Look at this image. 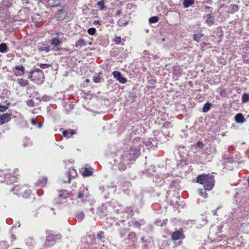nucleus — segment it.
<instances>
[{
  "label": "nucleus",
  "mask_w": 249,
  "mask_h": 249,
  "mask_svg": "<svg viewBox=\"0 0 249 249\" xmlns=\"http://www.w3.org/2000/svg\"><path fill=\"white\" fill-rule=\"evenodd\" d=\"M138 238L135 231H130L128 233L127 237L125 239L126 244L133 246L137 241Z\"/></svg>",
  "instance_id": "obj_10"
},
{
  "label": "nucleus",
  "mask_w": 249,
  "mask_h": 249,
  "mask_svg": "<svg viewBox=\"0 0 249 249\" xmlns=\"http://www.w3.org/2000/svg\"><path fill=\"white\" fill-rule=\"evenodd\" d=\"M77 198L82 199V201H87V196L85 194L84 192H78L77 196Z\"/></svg>",
  "instance_id": "obj_39"
},
{
  "label": "nucleus",
  "mask_w": 249,
  "mask_h": 249,
  "mask_svg": "<svg viewBox=\"0 0 249 249\" xmlns=\"http://www.w3.org/2000/svg\"><path fill=\"white\" fill-rule=\"evenodd\" d=\"M14 3H15V2L12 1V0H3L2 2V5L3 7H5L7 8L10 7L12 5H13Z\"/></svg>",
  "instance_id": "obj_30"
},
{
  "label": "nucleus",
  "mask_w": 249,
  "mask_h": 249,
  "mask_svg": "<svg viewBox=\"0 0 249 249\" xmlns=\"http://www.w3.org/2000/svg\"><path fill=\"white\" fill-rule=\"evenodd\" d=\"M142 143L146 146L155 149L158 147V143L156 138H143L142 140Z\"/></svg>",
  "instance_id": "obj_8"
},
{
  "label": "nucleus",
  "mask_w": 249,
  "mask_h": 249,
  "mask_svg": "<svg viewBox=\"0 0 249 249\" xmlns=\"http://www.w3.org/2000/svg\"><path fill=\"white\" fill-rule=\"evenodd\" d=\"M50 4L52 5L53 10L57 13L55 14V18L57 20H61V14L62 13V7L61 6V0H49Z\"/></svg>",
  "instance_id": "obj_6"
},
{
  "label": "nucleus",
  "mask_w": 249,
  "mask_h": 249,
  "mask_svg": "<svg viewBox=\"0 0 249 249\" xmlns=\"http://www.w3.org/2000/svg\"><path fill=\"white\" fill-rule=\"evenodd\" d=\"M60 40L58 37H53L50 41L42 42L41 46L38 48L39 52L48 53L50 51H59Z\"/></svg>",
  "instance_id": "obj_3"
},
{
  "label": "nucleus",
  "mask_w": 249,
  "mask_h": 249,
  "mask_svg": "<svg viewBox=\"0 0 249 249\" xmlns=\"http://www.w3.org/2000/svg\"><path fill=\"white\" fill-rule=\"evenodd\" d=\"M128 21L124 19H119L117 21L118 25L121 26H126L128 24Z\"/></svg>",
  "instance_id": "obj_44"
},
{
  "label": "nucleus",
  "mask_w": 249,
  "mask_h": 249,
  "mask_svg": "<svg viewBox=\"0 0 249 249\" xmlns=\"http://www.w3.org/2000/svg\"><path fill=\"white\" fill-rule=\"evenodd\" d=\"M58 197L55 198L53 200V203L55 205H57V207L61 209V206L62 203V190H57Z\"/></svg>",
  "instance_id": "obj_20"
},
{
  "label": "nucleus",
  "mask_w": 249,
  "mask_h": 249,
  "mask_svg": "<svg viewBox=\"0 0 249 249\" xmlns=\"http://www.w3.org/2000/svg\"><path fill=\"white\" fill-rule=\"evenodd\" d=\"M65 109L66 110V112L67 114H69L71 110L73 108V105L71 103L67 104V103H65Z\"/></svg>",
  "instance_id": "obj_35"
},
{
  "label": "nucleus",
  "mask_w": 249,
  "mask_h": 249,
  "mask_svg": "<svg viewBox=\"0 0 249 249\" xmlns=\"http://www.w3.org/2000/svg\"><path fill=\"white\" fill-rule=\"evenodd\" d=\"M222 159L225 160L224 164L226 165V163H231L233 162V158L232 157H231L230 155L229 156H227V155H223L222 156Z\"/></svg>",
  "instance_id": "obj_32"
},
{
  "label": "nucleus",
  "mask_w": 249,
  "mask_h": 249,
  "mask_svg": "<svg viewBox=\"0 0 249 249\" xmlns=\"http://www.w3.org/2000/svg\"><path fill=\"white\" fill-rule=\"evenodd\" d=\"M128 232V229L124 228H120L119 230V235L121 238L125 237Z\"/></svg>",
  "instance_id": "obj_33"
},
{
  "label": "nucleus",
  "mask_w": 249,
  "mask_h": 249,
  "mask_svg": "<svg viewBox=\"0 0 249 249\" xmlns=\"http://www.w3.org/2000/svg\"><path fill=\"white\" fill-rule=\"evenodd\" d=\"M143 174L147 177H150L152 175V174L149 169H146L145 171H143Z\"/></svg>",
  "instance_id": "obj_63"
},
{
  "label": "nucleus",
  "mask_w": 249,
  "mask_h": 249,
  "mask_svg": "<svg viewBox=\"0 0 249 249\" xmlns=\"http://www.w3.org/2000/svg\"><path fill=\"white\" fill-rule=\"evenodd\" d=\"M242 101L243 103H246L249 101V94L247 93H244L242 97Z\"/></svg>",
  "instance_id": "obj_45"
},
{
  "label": "nucleus",
  "mask_w": 249,
  "mask_h": 249,
  "mask_svg": "<svg viewBox=\"0 0 249 249\" xmlns=\"http://www.w3.org/2000/svg\"><path fill=\"white\" fill-rule=\"evenodd\" d=\"M12 114L10 113H3L0 115V124H4L8 122L11 119Z\"/></svg>",
  "instance_id": "obj_19"
},
{
  "label": "nucleus",
  "mask_w": 249,
  "mask_h": 249,
  "mask_svg": "<svg viewBox=\"0 0 249 249\" xmlns=\"http://www.w3.org/2000/svg\"><path fill=\"white\" fill-rule=\"evenodd\" d=\"M50 66V65L48 64H46V63H44V64H41L40 65V68L41 69H46V68H49V67Z\"/></svg>",
  "instance_id": "obj_61"
},
{
  "label": "nucleus",
  "mask_w": 249,
  "mask_h": 249,
  "mask_svg": "<svg viewBox=\"0 0 249 249\" xmlns=\"http://www.w3.org/2000/svg\"><path fill=\"white\" fill-rule=\"evenodd\" d=\"M239 7L237 4H231L229 7V9L231 13H234L239 10Z\"/></svg>",
  "instance_id": "obj_36"
},
{
  "label": "nucleus",
  "mask_w": 249,
  "mask_h": 249,
  "mask_svg": "<svg viewBox=\"0 0 249 249\" xmlns=\"http://www.w3.org/2000/svg\"><path fill=\"white\" fill-rule=\"evenodd\" d=\"M227 90L226 89H222L220 90V92L219 93L220 95L222 97H225L227 96Z\"/></svg>",
  "instance_id": "obj_58"
},
{
  "label": "nucleus",
  "mask_w": 249,
  "mask_h": 249,
  "mask_svg": "<svg viewBox=\"0 0 249 249\" xmlns=\"http://www.w3.org/2000/svg\"><path fill=\"white\" fill-rule=\"evenodd\" d=\"M98 5L100 7L101 10L104 9L105 8V2L103 0H100L98 2Z\"/></svg>",
  "instance_id": "obj_60"
},
{
  "label": "nucleus",
  "mask_w": 249,
  "mask_h": 249,
  "mask_svg": "<svg viewBox=\"0 0 249 249\" xmlns=\"http://www.w3.org/2000/svg\"><path fill=\"white\" fill-rule=\"evenodd\" d=\"M129 100L131 102H135L137 100V96L134 93H129Z\"/></svg>",
  "instance_id": "obj_46"
},
{
  "label": "nucleus",
  "mask_w": 249,
  "mask_h": 249,
  "mask_svg": "<svg viewBox=\"0 0 249 249\" xmlns=\"http://www.w3.org/2000/svg\"><path fill=\"white\" fill-rule=\"evenodd\" d=\"M75 216L79 220V221H80L84 218V213L82 211L78 212L76 213Z\"/></svg>",
  "instance_id": "obj_47"
},
{
  "label": "nucleus",
  "mask_w": 249,
  "mask_h": 249,
  "mask_svg": "<svg viewBox=\"0 0 249 249\" xmlns=\"http://www.w3.org/2000/svg\"><path fill=\"white\" fill-rule=\"evenodd\" d=\"M10 104V103H9L6 106H4L0 104V111L1 112L5 111L8 108Z\"/></svg>",
  "instance_id": "obj_55"
},
{
  "label": "nucleus",
  "mask_w": 249,
  "mask_h": 249,
  "mask_svg": "<svg viewBox=\"0 0 249 249\" xmlns=\"http://www.w3.org/2000/svg\"><path fill=\"white\" fill-rule=\"evenodd\" d=\"M55 131V138L56 142H59L62 139V136L61 133H62V127H59L58 128L55 127L54 129Z\"/></svg>",
  "instance_id": "obj_22"
},
{
  "label": "nucleus",
  "mask_w": 249,
  "mask_h": 249,
  "mask_svg": "<svg viewBox=\"0 0 249 249\" xmlns=\"http://www.w3.org/2000/svg\"><path fill=\"white\" fill-rule=\"evenodd\" d=\"M153 180L158 186H161L164 182L163 176L162 175H156Z\"/></svg>",
  "instance_id": "obj_18"
},
{
  "label": "nucleus",
  "mask_w": 249,
  "mask_h": 249,
  "mask_svg": "<svg viewBox=\"0 0 249 249\" xmlns=\"http://www.w3.org/2000/svg\"><path fill=\"white\" fill-rule=\"evenodd\" d=\"M146 244H144L142 247V249H149V247L148 245V243H145Z\"/></svg>",
  "instance_id": "obj_64"
},
{
  "label": "nucleus",
  "mask_w": 249,
  "mask_h": 249,
  "mask_svg": "<svg viewBox=\"0 0 249 249\" xmlns=\"http://www.w3.org/2000/svg\"><path fill=\"white\" fill-rule=\"evenodd\" d=\"M96 30L94 27H91V28L88 29V31H87L89 35H91V36L94 35L96 33Z\"/></svg>",
  "instance_id": "obj_53"
},
{
  "label": "nucleus",
  "mask_w": 249,
  "mask_h": 249,
  "mask_svg": "<svg viewBox=\"0 0 249 249\" xmlns=\"http://www.w3.org/2000/svg\"><path fill=\"white\" fill-rule=\"evenodd\" d=\"M12 1L15 2V4H17L21 6V5L24 6L27 4L29 2V0H12Z\"/></svg>",
  "instance_id": "obj_38"
},
{
  "label": "nucleus",
  "mask_w": 249,
  "mask_h": 249,
  "mask_svg": "<svg viewBox=\"0 0 249 249\" xmlns=\"http://www.w3.org/2000/svg\"><path fill=\"white\" fill-rule=\"evenodd\" d=\"M195 3V0H183L182 5L184 8H187Z\"/></svg>",
  "instance_id": "obj_29"
},
{
  "label": "nucleus",
  "mask_w": 249,
  "mask_h": 249,
  "mask_svg": "<svg viewBox=\"0 0 249 249\" xmlns=\"http://www.w3.org/2000/svg\"><path fill=\"white\" fill-rule=\"evenodd\" d=\"M47 178L46 177H41L39 178L38 181L36 182L37 186L40 187L45 186L47 181Z\"/></svg>",
  "instance_id": "obj_28"
},
{
  "label": "nucleus",
  "mask_w": 249,
  "mask_h": 249,
  "mask_svg": "<svg viewBox=\"0 0 249 249\" xmlns=\"http://www.w3.org/2000/svg\"><path fill=\"white\" fill-rule=\"evenodd\" d=\"M185 238V235L183 233V230L179 229L178 231L173 232L171 239L172 240L176 241L180 239H183Z\"/></svg>",
  "instance_id": "obj_12"
},
{
  "label": "nucleus",
  "mask_w": 249,
  "mask_h": 249,
  "mask_svg": "<svg viewBox=\"0 0 249 249\" xmlns=\"http://www.w3.org/2000/svg\"><path fill=\"white\" fill-rule=\"evenodd\" d=\"M159 18L158 16H153L149 18V22L150 23H155L158 22Z\"/></svg>",
  "instance_id": "obj_48"
},
{
  "label": "nucleus",
  "mask_w": 249,
  "mask_h": 249,
  "mask_svg": "<svg viewBox=\"0 0 249 249\" xmlns=\"http://www.w3.org/2000/svg\"><path fill=\"white\" fill-rule=\"evenodd\" d=\"M91 168H88L87 167H86L85 169V170L83 173V176L84 177H89L90 176L92 175L93 172L92 170H90Z\"/></svg>",
  "instance_id": "obj_40"
},
{
  "label": "nucleus",
  "mask_w": 249,
  "mask_h": 249,
  "mask_svg": "<svg viewBox=\"0 0 249 249\" xmlns=\"http://www.w3.org/2000/svg\"><path fill=\"white\" fill-rule=\"evenodd\" d=\"M27 105L29 107H34L35 106V102L34 101V100L33 99L28 100L27 101Z\"/></svg>",
  "instance_id": "obj_56"
},
{
  "label": "nucleus",
  "mask_w": 249,
  "mask_h": 249,
  "mask_svg": "<svg viewBox=\"0 0 249 249\" xmlns=\"http://www.w3.org/2000/svg\"><path fill=\"white\" fill-rule=\"evenodd\" d=\"M130 226H133L135 228L140 229L142 225H143L145 223L144 220L140 219L139 220H137L136 219H133L132 220L129 222Z\"/></svg>",
  "instance_id": "obj_17"
},
{
  "label": "nucleus",
  "mask_w": 249,
  "mask_h": 249,
  "mask_svg": "<svg viewBox=\"0 0 249 249\" xmlns=\"http://www.w3.org/2000/svg\"><path fill=\"white\" fill-rule=\"evenodd\" d=\"M206 190L205 188L204 189H199L198 190L199 195L204 197H207V194L206 192Z\"/></svg>",
  "instance_id": "obj_54"
},
{
  "label": "nucleus",
  "mask_w": 249,
  "mask_h": 249,
  "mask_svg": "<svg viewBox=\"0 0 249 249\" xmlns=\"http://www.w3.org/2000/svg\"><path fill=\"white\" fill-rule=\"evenodd\" d=\"M194 146L196 147V148H198L200 149L204 150L205 144L202 142L198 141Z\"/></svg>",
  "instance_id": "obj_51"
},
{
  "label": "nucleus",
  "mask_w": 249,
  "mask_h": 249,
  "mask_svg": "<svg viewBox=\"0 0 249 249\" xmlns=\"http://www.w3.org/2000/svg\"><path fill=\"white\" fill-rule=\"evenodd\" d=\"M124 211L129 216H132L133 214V210L131 207H127L125 208Z\"/></svg>",
  "instance_id": "obj_49"
},
{
  "label": "nucleus",
  "mask_w": 249,
  "mask_h": 249,
  "mask_svg": "<svg viewBox=\"0 0 249 249\" xmlns=\"http://www.w3.org/2000/svg\"><path fill=\"white\" fill-rule=\"evenodd\" d=\"M127 144L128 147L126 148L127 151L124 152L119 158V160H114L115 164L118 167L120 171H124L126 169L127 165L130 164L131 161L135 160L140 156V151L139 150L133 149L131 142Z\"/></svg>",
  "instance_id": "obj_2"
},
{
  "label": "nucleus",
  "mask_w": 249,
  "mask_h": 249,
  "mask_svg": "<svg viewBox=\"0 0 249 249\" xmlns=\"http://www.w3.org/2000/svg\"><path fill=\"white\" fill-rule=\"evenodd\" d=\"M234 118L235 122L237 123H243L246 121L243 115L241 113L237 114Z\"/></svg>",
  "instance_id": "obj_24"
},
{
  "label": "nucleus",
  "mask_w": 249,
  "mask_h": 249,
  "mask_svg": "<svg viewBox=\"0 0 249 249\" xmlns=\"http://www.w3.org/2000/svg\"><path fill=\"white\" fill-rule=\"evenodd\" d=\"M212 105V104L210 102H207L205 103L202 109V112L206 113L209 111L211 109Z\"/></svg>",
  "instance_id": "obj_31"
},
{
  "label": "nucleus",
  "mask_w": 249,
  "mask_h": 249,
  "mask_svg": "<svg viewBox=\"0 0 249 249\" xmlns=\"http://www.w3.org/2000/svg\"><path fill=\"white\" fill-rule=\"evenodd\" d=\"M17 82L21 87H26L29 85L28 81L26 80H24L22 78H18Z\"/></svg>",
  "instance_id": "obj_34"
},
{
  "label": "nucleus",
  "mask_w": 249,
  "mask_h": 249,
  "mask_svg": "<svg viewBox=\"0 0 249 249\" xmlns=\"http://www.w3.org/2000/svg\"><path fill=\"white\" fill-rule=\"evenodd\" d=\"M105 232L103 231H99L97 234V239L100 240L101 242L104 243L105 242Z\"/></svg>",
  "instance_id": "obj_41"
},
{
  "label": "nucleus",
  "mask_w": 249,
  "mask_h": 249,
  "mask_svg": "<svg viewBox=\"0 0 249 249\" xmlns=\"http://www.w3.org/2000/svg\"><path fill=\"white\" fill-rule=\"evenodd\" d=\"M29 73L28 79L35 83L40 85L44 82L45 75L42 70L34 68L32 71H30Z\"/></svg>",
  "instance_id": "obj_5"
},
{
  "label": "nucleus",
  "mask_w": 249,
  "mask_h": 249,
  "mask_svg": "<svg viewBox=\"0 0 249 249\" xmlns=\"http://www.w3.org/2000/svg\"><path fill=\"white\" fill-rule=\"evenodd\" d=\"M107 206L109 207V204H103L98 208L97 213L101 216H104L106 215L108 212Z\"/></svg>",
  "instance_id": "obj_13"
},
{
  "label": "nucleus",
  "mask_w": 249,
  "mask_h": 249,
  "mask_svg": "<svg viewBox=\"0 0 249 249\" xmlns=\"http://www.w3.org/2000/svg\"><path fill=\"white\" fill-rule=\"evenodd\" d=\"M68 196H69V194L68 191L63 190V199L67 198Z\"/></svg>",
  "instance_id": "obj_62"
},
{
  "label": "nucleus",
  "mask_w": 249,
  "mask_h": 249,
  "mask_svg": "<svg viewBox=\"0 0 249 249\" xmlns=\"http://www.w3.org/2000/svg\"><path fill=\"white\" fill-rule=\"evenodd\" d=\"M32 144L30 138L26 137L23 141V146L24 147L30 146Z\"/></svg>",
  "instance_id": "obj_43"
},
{
  "label": "nucleus",
  "mask_w": 249,
  "mask_h": 249,
  "mask_svg": "<svg viewBox=\"0 0 249 249\" xmlns=\"http://www.w3.org/2000/svg\"><path fill=\"white\" fill-rule=\"evenodd\" d=\"M32 192L30 190H26L22 194V196L25 198H28L30 196Z\"/></svg>",
  "instance_id": "obj_50"
},
{
  "label": "nucleus",
  "mask_w": 249,
  "mask_h": 249,
  "mask_svg": "<svg viewBox=\"0 0 249 249\" xmlns=\"http://www.w3.org/2000/svg\"><path fill=\"white\" fill-rule=\"evenodd\" d=\"M31 123L34 125H36L37 127L40 128L42 126V124L38 123L35 119H31Z\"/></svg>",
  "instance_id": "obj_52"
},
{
  "label": "nucleus",
  "mask_w": 249,
  "mask_h": 249,
  "mask_svg": "<svg viewBox=\"0 0 249 249\" xmlns=\"http://www.w3.org/2000/svg\"><path fill=\"white\" fill-rule=\"evenodd\" d=\"M196 181L197 183L202 184L205 190L207 191L211 190L215 183L214 176L210 174L199 175L196 177Z\"/></svg>",
  "instance_id": "obj_4"
},
{
  "label": "nucleus",
  "mask_w": 249,
  "mask_h": 249,
  "mask_svg": "<svg viewBox=\"0 0 249 249\" xmlns=\"http://www.w3.org/2000/svg\"><path fill=\"white\" fill-rule=\"evenodd\" d=\"M173 73L174 74L178 75V74L180 73V69L178 67H174L173 70Z\"/></svg>",
  "instance_id": "obj_57"
},
{
  "label": "nucleus",
  "mask_w": 249,
  "mask_h": 249,
  "mask_svg": "<svg viewBox=\"0 0 249 249\" xmlns=\"http://www.w3.org/2000/svg\"><path fill=\"white\" fill-rule=\"evenodd\" d=\"M113 77L118 81L121 84H125L127 82V79L122 76L121 72L119 71H114L112 72Z\"/></svg>",
  "instance_id": "obj_11"
},
{
  "label": "nucleus",
  "mask_w": 249,
  "mask_h": 249,
  "mask_svg": "<svg viewBox=\"0 0 249 249\" xmlns=\"http://www.w3.org/2000/svg\"><path fill=\"white\" fill-rule=\"evenodd\" d=\"M92 80L95 83H101L104 82L105 80L103 78V74L102 72L95 73L93 75Z\"/></svg>",
  "instance_id": "obj_15"
},
{
  "label": "nucleus",
  "mask_w": 249,
  "mask_h": 249,
  "mask_svg": "<svg viewBox=\"0 0 249 249\" xmlns=\"http://www.w3.org/2000/svg\"><path fill=\"white\" fill-rule=\"evenodd\" d=\"M180 181L178 179H175L172 180L170 183V187L171 189H173V192H174L173 197H175L177 199L180 198V196L178 193L176 191V190H179L180 186L179 184Z\"/></svg>",
  "instance_id": "obj_9"
},
{
  "label": "nucleus",
  "mask_w": 249,
  "mask_h": 249,
  "mask_svg": "<svg viewBox=\"0 0 249 249\" xmlns=\"http://www.w3.org/2000/svg\"><path fill=\"white\" fill-rule=\"evenodd\" d=\"M51 98V97L50 96H48V95H45L42 96V97L41 98V101H44V102H47V101L50 100Z\"/></svg>",
  "instance_id": "obj_59"
},
{
  "label": "nucleus",
  "mask_w": 249,
  "mask_h": 249,
  "mask_svg": "<svg viewBox=\"0 0 249 249\" xmlns=\"http://www.w3.org/2000/svg\"><path fill=\"white\" fill-rule=\"evenodd\" d=\"M45 237H40L36 241L33 237L26 240V244L31 249H48L57 242L61 241V235L60 233L51 231H45Z\"/></svg>",
  "instance_id": "obj_1"
},
{
  "label": "nucleus",
  "mask_w": 249,
  "mask_h": 249,
  "mask_svg": "<svg viewBox=\"0 0 249 249\" xmlns=\"http://www.w3.org/2000/svg\"><path fill=\"white\" fill-rule=\"evenodd\" d=\"M76 131L74 129L63 130V137L70 138L72 135L76 134Z\"/></svg>",
  "instance_id": "obj_23"
},
{
  "label": "nucleus",
  "mask_w": 249,
  "mask_h": 249,
  "mask_svg": "<svg viewBox=\"0 0 249 249\" xmlns=\"http://www.w3.org/2000/svg\"><path fill=\"white\" fill-rule=\"evenodd\" d=\"M87 45V42L82 38H80L75 42V46L76 48H81Z\"/></svg>",
  "instance_id": "obj_27"
},
{
  "label": "nucleus",
  "mask_w": 249,
  "mask_h": 249,
  "mask_svg": "<svg viewBox=\"0 0 249 249\" xmlns=\"http://www.w3.org/2000/svg\"><path fill=\"white\" fill-rule=\"evenodd\" d=\"M8 48L7 45L4 43L0 44V52L1 53H5L8 52Z\"/></svg>",
  "instance_id": "obj_37"
},
{
  "label": "nucleus",
  "mask_w": 249,
  "mask_h": 249,
  "mask_svg": "<svg viewBox=\"0 0 249 249\" xmlns=\"http://www.w3.org/2000/svg\"><path fill=\"white\" fill-rule=\"evenodd\" d=\"M9 247V245L6 241H0V249H8Z\"/></svg>",
  "instance_id": "obj_42"
},
{
  "label": "nucleus",
  "mask_w": 249,
  "mask_h": 249,
  "mask_svg": "<svg viewBox=\"0 0 249 249\" xmlns=\"http://www.w3.org/2000/svg\"><path fill=\"white\" fill-rule=\"evenodd\" d=\"M205 22L207 24V25L209 26L213 24L214 22V17L212 14H208L206 16Z\"/></svg>",
  "instance_id": "obj_26"
},
{
  "label": "nucleus",
  "mask_w": 249,
  "mask_h": 249,
  "mask_svg": "<svg viewBox=\"0 0 249 249\" xmlns=\"http://www.w3.org/2000/svg\"><path fill=\"white\" fill-rule=\"evenodd\" d=\"M13 72L17 76H20L25 73V68L22 65L16 66L13 68Z\"/></svg>",
  "instance_id": "obj_14"
},
{
  "label": "nucleus",
  "mask_w": 249,
  "mask_h": 249,
  "mask_svg": "<svg viewBox=\"0 0 249 249\" xmlns=\"http://www.w3.org/2000/svg\"><path fill=\"white\" fill-rule=\"evenodd\" d=\"M204 36L202 33V31L200 30H197L194 31V34L192 36L193 39L198 43L200 41L201 39Z\"/></svg>",
  "instance_id": "obj_16"
},
{
  "label": "nucleus",
  "mask_w": 249,
  "mask_h": 249,
  "mask_svg": "<svg viewBox=\"0 0 249 249\" xmlns=\"http://www.w3.org/2000/svg\"><path fill=\"white\" fill-rule=\"evenodd\" d=\"M89 237V238H91V239L95 240V238L94 237V235H89L88 236H83L81 238V242L82 244H87L88 247H84V249H87L88 248H89L90 246V243H88L87 242V238Z\"/></svg>",
  "instance_id": "obj_25"
},
{
  "label": "nucleus",
  "mask_w": 249,
  "mask_h": 249,
  "mask_svg": "<svg viewBox=\"0 0 249 249\" xmlns=\"http://www.w3.org/2000/svg\"><path fill=\"white\" fill-rule=\"evenodd\" d=\"M76 175L77 173L76 170L73 168H70L69 171L66 173V175L68 177V180L64 182L70 183L71 178H74Z\"/></svg>",
  "instance_id": "obj_21"
},
{
  "label": "nucleus",
  "mask_w": 249,
  "mask_h": 249,
  "mask_svg": "<svg viewBox=\"0 0 249 249\" xmlns=\"http://www.w3.org/2000/svg\"><path fill=\"white\" fill-rule=\"evenodd\" d=\"M18 169H15L14 172V174L12 173H6L4 174V180H0L1 182H5L7 184H12L14 182L17 181L18 177V175L17 174V172H18Z\"/></svg>",
  "instance_id": "obj_7"
}]
</instances>
